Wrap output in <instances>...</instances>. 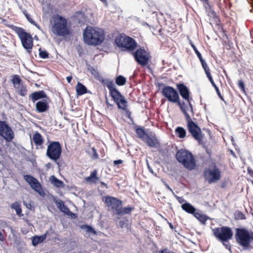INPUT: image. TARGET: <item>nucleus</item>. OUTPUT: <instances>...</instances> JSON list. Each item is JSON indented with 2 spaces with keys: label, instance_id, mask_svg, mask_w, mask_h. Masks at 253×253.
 Instances as JSON below:
<instances>
[{
  "label": "nucleus",
  "instance_id": "nucleus-49",
  "mask_svg": "<svg viewBox=\"0 0 253 253\" xmlns=\"http://www.w3.org/2000/svg\"><path fill=\"white\" fill-rule=\"evenodd\" d=\"M23 204L27 209L31 210L32 207V205L31 201L27 202V201H24Z\"/></svg>",
  "mask_w": 253,
  "mask_h": 253
},
{
  "label": "nucleus",
  "instance_id": "nucleus-23",
  "mask_svg": "<svg viewBox=\"0 0 253 253\" xmlns=\"http://www.w3.org/2000/svg\"><path fill=\"white\" fill-rule=\"evenodd\" d=\"M175 103H176L177 105L179 107L181 111L184 115L185 120L191 118L190 115L187 112L188 107L184 101L181 102L180 100H178V102H176Z\"/></svg>",
  "mask_w": 253,
  "mask_h": 253
},
{
  "label": "nucleus",
  "instance_id": "nucleus-43",
  "mask_svg": "<svg viewBox=\"0 0 253 253\" xmlns=\"http://www.w3.org/2000/svg\"><path fill=\"white\" fill-rule=\"evenodd\" d=\"M212 85L214 87V88L216 91V92L217 94L218 95V97L220 98V99L221 100H222L225 102V101L224 100L223 97L221 94L219 89L218 87L217 86V85L215 84H213V85Z\"/></svg>",
  "mask_w": 253,
  "mask_h": 253
},
{
  "label": "nucleus",
  "instance_id": "nucleus-61",
  "mask_svg": "<svg viewBox=\"0 0 253 253\" xmlns=\"http://www.w3.org/2000/svg\"><path fill=\"white\" fill-rule=\"evenodd\" d=\"M22 84H18V85H16V86H14L15 89H17V91L20 88V86Z\"/></svg>",
  "mask_w": 253,
  "mask_h": 253
},
{
  "label": "nucleus",
  "instance_id": "nucleus-14",
  "mask_svg": "<svg viewBox=\"0 0 253 253\" xmlns=\"http://www.w3.org/2000/svg\"><path fill=\"white\" fill-rule=\"evenodd\" d=\"M0 136L7 142H11L14 137V133L5 121H0Z\"/></svg>",
  "mask_w": 253,
  "mask_h": 253
},
{
  "label": "nucleus",
  "instance_id": "nucleus-41",
  "mask_svg": "<svg viewBox=\"0 0 253 253\" xmlns=\"http://www.w3.org/2000/svg\"><path fill=\"white\" fill-rule=\"evenodd\" d=\"M201 65L202 66L203 68L204 69V71H206L207 70H209V68L208 67V66L206 63V62L205 61V60L203 58V57L200 58L199 59Z\"/></svg>",
  "mask_w": 253,
  "mask_h": 253
},
{
  "label": "nucleus",
  "instance_id": "nucleus-51",
  "mask_svg": "<svg viewBox=\"0 0 253 253\" xmlns=\"http://www.w3.org/2000/svg\"><path fill=\"white\" fill-rule=\"evenodd\" d=\"M192 100V98H190L189 100H187L188 101V105H189V106L190 108V111L192 113H193V105L192 104H191V103L190 102V101Z\"/></svg>",
  "mask_w": 253,
  "mask_h": 253
},
{
  "label": "nucleus",
  "instance_id": "nucleus-31",
  "mask_svg": "<svg viewBox=\"0 0 253 253\" xmlns=\"http://www.w3.org/2000/svg\"><path fill=\"white\" fill-rule=\"evenodd\" d=\"M147 145L152 148L155 147L156 146L157 139L150 137L149 135L143 140Z\"/></svg>",
  "mask_w": 253,
  "mask_h": 253
},
{
  "label": "nucleus",
  "instance_id": "nucleus-39",
  "mask_svg": "<svg viewBox=\"0 0 253 253\" xmlns=\"http://www.w3.org/2000/svg\"><path fill=\"white\" fill-rule=\"evenodd\" d=\"M234 215L235 219L237 220H244L246 218L245 215L239 211H236Z\"/></svg>",
  "mask_w": 253,
  "mask_h": 253
},
{
  "label": "nucleus",
  "instance_id": "nucleus-32",
  "mask_svg": "<svg viewBox=\"0 0 253 253\" xmlns=\"http://www.w3.org/2000/svg\"><path fill=\"white\" fill-rule=\"evenodd\" d=\"M193 215L203 224H205L206 221L208 219L207 216L199 212H195Z\"/></svg>",
  "mask_w": 253,
  "mask_h": 253
},
{
  "label": "nucleus",
  "instance_id": "nucleus-5",
  "mask_svg": "<svg viewBox=\"0 0 253 253\" xmlns=\"http://www.w3.org/2000/svg\"><path fill=\"white\" fill-rule=\"evenodd\" d=\"M62 154V146L59 141H52L49 142L47 145L46 156L50 160L53 161L58 167L60 164L58 160Z\"/></svg>",
  "mask_w": 253,
  "mask_h": 253
},
{
  "label": "nucleus",
  "instance_id": "nucleus-7",
  "mask_svg": "<svg viewBox=\"0 0 253 253\" xmlns=\"http://www.w3.org/2000/svg\"><path fill=\"white\" fill-rule=\"evenodd\" d=\"M203 176L206 181L209 184H211L216 182L220 179L221 172L215 164H213L211 167L204 169Z\"/></svg>",
  "mask_w": 253,
  "mask_h": 253
},
{
  "label": "nucleus",
  "instance_id": "nucleus-15",
  "mask_svg": "<svg viewBox=\"0 0 253 253\" xmlns=\"http://www.w3.org/2000/svg\"><path fill=\"white\" fill-rule=\"evenodd\" d=\"M105 203L108 209L113 211L114 214L117 215L122 206V202L117 198L108 196L105 198Z\"/></svg>",
  "mask_w": 253,
  "mask_h": 253
},
{
  "label": "nucleus",
  "instance_id": "nucleus-26",
  "mask_svg": "<svg viewBox=\"0 0 253 253\" xmlns=\"http://www.w3.org/2000/svg\"><path fill=\"white\" fill-rule=\"evenodd\" d=\"M33 141L36 145L41 146L43 144V139L42 135L37 131L33 135Z\"/></svg>",
  "mask_w": 253,
  "mask_h": 253
},
{
  "label": "nucleus",
  "instance_id": "nucleus-2",
  "mask_svg": "<svg viewBox=\"0 0 253 253\" xmlns=\"http://www.w3.org/2000/svg\"><path fill=\"white\" fill-rule=\"evenodd\" d=\"M101 82L108 88L110 95L112 100L117 104L118 108L126 110V109L127 101L125 97L116 88L113 81L108 79H102Z\"/></svg>",
  "mask_w": 253,
  "mask_h": 253
},
{
  "label": "nucleus",
  "instance_id": "nucleus-1",
  "mask_svg": "<svg viewBox=\"0 0 253 253\" xmlns=\"http://www.w3.org/2000/svg\"><path fill=\"white\" fill-rule=\"evenodd\" d=\"M84 42L90 45L101 44L104 40L105 37L103 31L100 29L87 26L83 33Z\"/></svg>",
  "mask_w": 253,
  "mask_h": 253
},
{
  "label": "nucleus",
  "instance_id": "nucleus-20",
  "mask_svg": "<svg viewBox=\"0 0 253 253\" xmlns=\"http://www.w3.org/2000/svg\"><path fill=\"white\" fill-rule=\"evenodd\" d=\"M29 97L34 103L39 100L48 99L46 93L43 90L35 91L31 94Z\"/></svg>",
  "mask_w": 253,
  "mask_h": 253
},
{
  "label": "nucleus",
  "instance_id": "nucleus-52",
  "mask_svg": "<svg viewBox=\"0 0 253 253\" xmlns=\"http://www.w3.org/2000/svg\"><path fill=\"white\" fill-rule=\"evenodd\" d=\"M174 195L176 198V199H177V200L179 203L182 204V203L185 202V200L182 197H178L176 195H175V194Z\"/></svg>",
  "mask_w": 253,
  "mask_h": 253
},
{
  "label": "nucleus",
  "instance_id": "nucleus-54",
  "mask_svg": "<svg viewBox=\"0 0 253 253\" xmlns=\"http://www.w3.org/2000/svg\"><path fill=\"white\" fill-rule=\"evenodd\" d=\"M247 171H248V173L252 177H253V170L250 168H248L247 169Z\"/></svg>",
  "mask_w": 253,
  "mask_h": 253
},
{
  "label": "nucleus",
  "instance_id": "nucleus-36",
  "mask_svg": "<svg viewBox=\"0 0 253 253\" xmlns=\"http://www.w3.org/2000/svg\"><path fill=\"white\" fill-rule=\"evenodd\" d=\"M126 78L122 75L118 76L115 79L116 84L119 86H123L126 83Z\"/></svg>",
  "mask_w": 253,
  "mask_h": 253
},
{
  "label": "nucleus",
  "instance_id": "nucleus-12",
  "mask_svg": "<svg viewBox=\"0 0 253 253\" xmlns=\"http://www.w3.org/2000/svg\"><path fill=\"white\" fill-rule=\"evenodd\" d=\"M161 93L170 102L175 103L180 100L178 91L172 86L165 85L162 88Z\"/></svg>",
  "mask_w": 253,
  "mask_h": 253
},
{
  "label": "nucleus",
  "instance_id": "nucleus-30",
  "mask_svg": "<svg viewBox=\"0 0 253 253\" xmlns=\"http://www.w3.org/2000/svg\"><path fill=\"white\" fill-rule=\"evenodd\" d=\"M175 133L176 136L180 138H184L186 135L185 129L181 126H177L175 129Z\"/></svg>",
  "mask_w": 253,
  "mask_h": 253
},
{
  "label": "nucleus",
  "instance_id": "nucleus-3",
  "mask_svg": "<svg viewBox=\"0 0 253 253\" xmlns=\"http://www.w3.org/2000/svg\"><path fill=\"white\" fill-rule=\"evenodd\" d=\"M235 238L243 250H250L253 247V232L244 228H237Z\"/></svg>",
  "mask_w": 253,
  "mask_h": 253
},
{
  "label": "nucleus",
  "instance_id": "nucleus-19",
  "mask_svg": "<svg viewBox=\"0 0 253 253\" xmlns=\"http://www.w3.org/2000/svg\"><path fill=\"white\" fill-rule=\"evenodd\" d=\"M53 202L56 204L57 208L62 212L67 215H71L72 212L65 205L64 202L56 197H53Z\"/></svg>",
  "mask_w": 253,
  "mask_h": 253
},
{
  "label": "nucleus",
  "instance_id": "nucleus-56",
  "mask_svg": "<svg viewBox=\"0 0 253 253\" xmlns=\"http://www.w3.org/2000/svg\"><path fill=\"white\" fill-rule=\"evenodd\" d=\"M206 75H207V78L209 79V78H211V73H210V70H207V71H205Z\"/></svg>",
  "mask_w": 253,
  "mask_h": 253
},
{
  "label": "nucleus",
  "instance_id": "nucleus-42",
  "mask_svg": "<svg viewBox=\"0 0 253 253\" xmlns=\"http://www.w3.org/2000/svg\"><path fill=\"white\" fill-rule=\"evenodd\" d=\"M238 85L239 87L240 88L241 91L243 92H245V86L244 82L240 80L238 81Z\"/></svg>",
  "mask_w": 253,
  "mask_h": 253
},
{
  "label": "nucleus",
  "instance_id": "nucleus-59",
  "mask_svg": "<svg viewBox=\"0 0 253 253\" xmlns=\"http://www.w3.org/2000/svg\"><path fill=\"white\" fill-rule=\"evenodd\" d=\"M106 103L107 105L108 106H112L113 105L110 104L109 102L108 101V98L107 97H106Z\"/></svg>",
  "mask_w": 253,
  "mask_h": 253
},
{
  "label": "nucleus",
  "instance_id": "nucleus-28",
  "mask_svg": "<svg viewBox=\"0 0 253 253\" xmlns=\"http://www.w3.org/2000/svg\"><path fill=\"white\" fill-rule=\"evenodd\" d=\"M135 132L137 136L142 140H144L146 137L148 135L144 129L141 126H138L135 129Z\"/></svg>",
  "mask_w": 253,
  "mask_h": 253
},
{
  "label": "nucleus",
  "instance_id": "nucleus-34",
  "mask_svg": "<svg viewBox=\"0 0 253 253\" xmlns=\"http://www.w3.org/2000/svg\"><path fill=\"white\" fill-rule=\"evenodd\" d=\"M81 228L82 229H84L85 231L88 233L89 235H96V231L94 230V229L89 225L87 224H83L81 226Z\"/></svg>",
  "mask_w": 253,
  "mask_h": 253
},
{
  "label": "nucleus",
  "instance_id": "nucleus-53",
  "mask_svg": "<svg viewBox=\"0 0 253 253\" xmlns=\"http://www.w3.org/2000/svg\"><path fill=\"white\" fill-rule=\"evenodd\" d=\"M123 161L122 160H115L113 162V164H114V166H116V165H118L119 164H121L123 163Z\"/></svg>",
  "mask_w": 253,
  "mask_h": 253
},
{
  "label": "nucleus",
  "instance_id": "nucleus-46",
  "mask_svg": "<svg viewBox=\"0 0 253 253\" xmlns=\"http://www.w3.org/2000/svg\"><path fill=\"white\" fill-rule=\"evenodd\" d=\"M162 182L164 184V185L166 187V188L171 192L173 195H174V193L172 191V189L169 186V185L167 184V183L165 181L164 179H161Z\"/></svg>",
  "mask_w": 253,
  "mask_h": 253
},
{
  "label": "nucleus",
  "instance_id": "nucleus-29",
  "mask_svg": "<svg viewBox=\"0 0 253 253\" xmlns=\"http://www.w3.org/2000/svg\"><path fill=\"white\" fill-rule=\"evenodd\" d=\"M10 208L15 211L17 215L19 217L23 216V214L22 213V209L20 207V205L18 202H15L12 203Z\"/></svg>",
  "mask_w": 253,
  "mask_h": 253
},
{
  "label": "nucleus",
  "instance_id": "nucleus-62",
  "mask_svg": "<svg viewBox=\"0 0 253 253\" xmlns=\"http://www.w3.org/2000/svg\"><path fill=\"white\" fill-rule=\"evenodd\" d=\"M160 253H170V251L168 252L166 249L163 250L161 251Z\"/></svg>",
  "mask_w": 253,
  "mask_h": 253
},
{
  "label": "nucleus",
  "instance_id": "nucleus-24",
  "mask_svg": "<svg viewBox=\"0 0 253 253\" xmlns=\"http://www.w3.org/2000/svg\"><path fill=\"white\" fill-rule=\"evenodd\" d=\"M126 37L125 35H120L118 36L115 40V42L117 45V47L121 49L123 48L124 43L125 42Z\"/></svg>",
  "mask_w": 253,
  "mask_h": 253
},
{
  "label": "nucleus",
  "instance_id": "nucleus-63",
  "mask_svg": "<svg viewBox=\"0 0 253 253\" xmlns=\"http://www.w3.org/2000/svg\"><path fill=\"white\" fill-rule=\"evenodd\" d=\"M100 184H101L102 186H103L105 187L106 188H107V185L105 182L101 181Z\"/></svg>",
  "mask_w": 253,
  "mask_h": 253
},
{
  "label": "nucleus",
  "instance_id": "nucleus-57",
  "mask_svg": "<svg viewBox=\"0 0 253 253\" xmlns=\"http://www.w3.org/2000/svg\"><path fill=\"white\" fill-rule=\"evenodd\" d=\"M51 167L52 164L50 163H48L45 165V168H46L47 169H49L50 168H51Z\"/></svg>",
  "mask_w": 253,
  "mask_h": 253
},
{
  "label": "nucleus",
  "instance_id": "nucleus-60",
  "mask_svg": "<svg viewBox=\"0 0 253 253\" xmlns=\"http://www.w3.org/2000/svg\"><path fill=\"white\" fill-rule=\"evenodd\" d=\"M208 79L209 80L210 82H211V83L212 85H213V84H215L212 77H211V78H209Z\"/></svg>",
  "mask_w": 253,
  "mask_h": 253
},
{
  "label": "nucleus",
  "instance_id": "nucleus-47",
  "mask_svg": "<svg viewBox=\"0 0 253 253\" xmlns=\"http://www.w3.org/2000/svg\"><path fill=\"white\" fill-rule=\"evenodd\" d=\"M25 15L27 18V19L28 20V21L32 24H35V22L31 18V16L30 15L26 13H25Z\"/></svg>",
  "mask_w": 253,
  "mask_h": 253
},
{
  "label": "nucleus",
  "instance_id": "nucleus-21",
  "mask_svg": "<svg viewBox=\"0 0 253 253\" xmlns=\"http://www.w3.org/2000/svg\"><path fill=\"white\" fill-rule=\"evenodd\" d=\"M48 232L46 231L44 234L42 235H35L32 238V244L36 247L38 244L42 243L46 239Z\"/></svg>",
  "mask_w": 253,
  "mask_h": 253
},
{
  "label": "nucleus",
  "instance_id": "nucleus-18",
  "mask_svg": "<svg viewBox=\"0 0 253 253\" xmlns=\"http://www.w3.org/2000/svg\"><path fill=\"white\" fill-rule=\"evenodd\" d=\"M35 107L36 111L39 113L46 112L49 108L47 99L38 101L35 104Z\"/></svg>",
  "mask_w": 253,
  "mask_h": 253
},
{
  "label": "nucleus",
  "instance_id": "nucleus-48",
  "mask_svg": "<svg viewBox=\"0 0 253 253\" xmlns=\"http://www.w3.org/2000/svg\"><path fill=\"white\" fill-rule=\"evenodd\" d=\"M125 111H126L125 116L128 118L131 122H133V119L131 117V112L129 110H127V109Z\"/></svg>",
  "mask_w": 253,
  "mask_h": 253
},
{
  "label": "nucleus",
  "instance_id": "nucleus-10",
  "mask_svg": "<svg viewBox=\"0 0 253 253\" xmlns=\"http://www.w3.org/2000/svg\"><path fill=\"white\" fill-rule=\"evenodd\" d=\"M132 55L135 61L142 67L146 66L151 58L150 53L142 48L137 49L132 53Z\"/></svg>",
  "mask_w": 253,
  "mask_h": 253
},
{
  "label": "nucleus",
  "instance_id": "nucleus-22",
  "mask_svg": "<svg viewBox=\"0 0 253 253\" xmlns=\"http://www.w3.org/2000/svg\"><path fill=\"white\" fill-rule=\"evenodd\" d=\"M182 209L187 213L194 214L196 212V208L191 204L185 202L181 205Z\"/></svg>",
  "mask_w": 253,
  "mask_h": 253
},
{
  "label": "nucleus",
  "instance_id": "nucleus-55",
  "mask_svg": "<svg viewBox=\"0 0 253 253\" xmlns=\"http://www.w3.org/2000/svg\"><path fill=\"white\" fill-rule=\"evenodd\" d=\"M92 150H93V157L95 158V159H97L98 158V154L96 152V150L94 148H92Z\"/></svg>",
  "mask_w": 253,
  "mask_h": 253
},
{
  "label": "nucleus",
  "instance_id": "nucleus-38",
  "mask_svg": "<svg viewBox=\"0 0 253 253\" xmlns=\"http://www.w3.org/2000/svg\"><path fill=\"white\" fill-rule=\"evenodd\" d=\"M27 92V86L26 85L22 84L20 88L17 90V92L22 96H25Z\"/></svg>",
  "mask_w": 253,
  "mask_h": 253
},
{
  "label": "nucleus",
  "instance_id": "nucleus-45",
  "mask_svg": "<svg viewBox=\"0 0 253 253\" xmlns=\"http://www.w3.org/2000/svg\"><path fill=\"white\" fill-rule=\"evenodd\" d=\"M191 45L192 47L193 48V50H194L196 54L197 55V57L199 59L202 57V54L201 53L198 51L197 48H196V46L193 43H191Z\"/></svg>",
  "mask_w": 253,
  "mask_h": 253
},
{
  "label": "nucleus",
  "instance_id": "nucleus-33",
  "mask_svg": "<svg viewBox=\"0 0 253 253\" xmlns=\"http://www.w3.org/2000/svg\"><path fill=\"white\" fill-rule=\"evenodd\" d=\"M97 170L94 169L92 172H91L90 175L85 178V180L87 182H95L98 180V177L97 176Z\"/></svg>",
  "mask_w": 253,
  "mask_h": 253
},
{
  "label": "nucleus",
  "instance_id": "nucleus-58",
  "mask_svg": "<svg viewBox=\"0 0 253 253\" xmlns=\"http://www.w3.org/2000/svg\"><path fill=\"white\" fill-rule=\"evenodd\" d=\"M66 80H67V81L68 82V83L70 84L72 80V77L71 76H68L66 78Z\"/></svg>",
  "mask_w": 253,
  "mask_h": 253
},
{
  "label": "nucleus",
  "instance_id": "nucleus-35",
  "mask_svg": "<svg viewBox=\"0 0 253 253\" xmlns=\"http://www.w3.org/2000/svg\"><path fill=\"white\" fill-rule=\"evenodd\" d=\"M133 210V208L130 206H128L127 207H125L122 208V206L120 208L119 212H118L117 215H123L129 213L131 211Z\"/></svg>",
  "mask_w": 253,
  "mask_h": 253
},
{
  "label": "nucleus",
  "instance_id": "nucleus-27",
  "mask_svg": "<svg viewBox=\"0 0 253 253\" xmlns=\"http://www.w3.org/2000/svg\"><path fill=\"white\" fill-rule=\"evenodd\" d=\"M49 180L51 183L55 187L57 188L62 187L64 186L63 182L58 179L54 175H52L50 177Z\"/></svg>",
  "mask_w": 253,
  "mask_h": 253
},
{
  "label": "nucleus",
  "instance_id": "nucleus-17",
  "mask_svg": "<svg viewBox=\"0 0 253 253\" xmlns=\"http://www.w3.org/2000/svg\"><path fill=\"white\" fill-rule=\"evenodd\" d=\"M137 46V44L136 41L133 38L127 36L122 50L132 51L136 48Z\"/></svg>",
  "mask_w": 253,
  "mask_h": 253
},
{
  "label": "nucleus",
  "instance_id": "nucleus-4",
  "mask_svg": "<svg viewBox=\"0 0 253 253\" xmlns=\"http://www.w3.org/2000/svg\"><path fill=\"white\" fill-rule=\"evenodd\" d=\"M175 157L177 161L185 169L192 170L196 168V160L190 151L182 149L179 150L176 153Z\"/></svg>",
  "mask_w": 253,
  "mask_h": 253
},
{
  "label": "nucleus",
  "instance_id": "nucleus-8",
  "mask_svg": "<svg viewBox=\"0 0 253 253\" xmlns=\"http://www.w3.org/2000/svg\"><path fill=\"white\" fill-rule=\"evenodd\" d=\"M58 20L55 21L52 27V32L59 36H65L69 35L66 20L61 16L58 15Z\"/></svg>",
  "mask_w": 253,
  "mask_h": 253
},
{
  "label": "nucleus",
  "instance_id": "nucleus-16",
  "mask_svg": "<svg viewBox=\"0 0 253 253\" xmlns=\"http://www.w3.org/2000/svg\"><path fill=\"white\" fill-rule=\"evenodd\" d=\"M178 92L183 99L188 100L190 99V91L188 87L183 83H179L176 84Z\"/></svg>",
  "mask_w": 253,
  "mask_h": 253
},
{
  "label": "nucleus",
  "instance_id": "nucleus-11",
  "mask_svg": "<svg viewBox=\"0 0 253 253\" xmlns=\"http://www.w3.org/2000/svg\"><path fill=\"white\" fill-rule=\"evenodd\" d=\"M213 231L215 237L223 243L228 242L233 236L231 229L227 226H222L220 228H215Z\"/></svg>",
  "mask_w": 253,
  "mask_h": 253
},
{
  "label": "nucleus",
  "instance_id": "nucleus-25",
  "mask_svg": "<svg viewBox=\"0 0 253 253\" xmlns=\"http://www.w3.org/2000/svg\"><path fill=\"white\" fill-rule=\"evenodd\" d=\"M76 89L78 95H82L87 92V89L85 86L79 82L76 85Z\"/></svg>",
  "mask_w": 253,
  "mask_h": 253
},
{
  "label": "nucleus",
  "instance_id": "nucleus-50",
  "mask_svg": "<svg viewBox=\"0 0 253 253\" xmlns=\"http://www.w3.org/2000/svg\"><path fill=\"white\" fill-rule=\"evenodd\" d=\"M147 168H148V170L152 174H154L155 175H156V173H155L153 169H152V168L150 166L149 163L147 162Z\"/></svg>",
  "mask_w": 253,
  "mask_h": 253
},
{
  "label": "nucleus",
  "instance_id": "nucleus-6",
  "mask_svg": "<svg viewBox=\"0 0 253 253\" xmlns=\"http://www.w3.org/2000/svg\"><path fill=\"white\" fill-rule=\"evenodd\" d=\"M14 31L20 39L24 49L30 54L33 46V38L28 33L20 27H15Z\"/></svg>",
  "mask_w": 253,
  "mask_h": 253
},
{
  "label": "nucleus",
  "instance_id": "nucleus-9",
  "mask_svg": "<svg viewBox=\"0 0 253 253\" xmlns=\"http://www.w3.org/2000/svg\"><path fill=\"white\" fill-rule=\"evenodd\" d=\"M185 120L187 122L188 132L195 140H197L199 143H201L203 138L201 128L197 123L192 121L191 118Z\"/></svg>",
  "mask_w": 253,
  "mask_h": 253
},
{
  "label": "nucleus",
  "instance_id": "nucleus-13",
  "mask_svg": "<svg viewBox=\"0 0 253 253\" xmlns=\"http://www.w3.org/2000/svg\"><path fill=\"white\" fill-rule=\"evenodd\" d=\"M24 179L29 184L32 189L37 192L41 196L44 197L45 193L43 187L39 180L33 176L26 174L23 176Z\"/></svg>",
  "mask_w": 253,
  "mask_h": 253
},
{
  "label": "nucleus",
  "instance_id": "nucleus-44",
  "mask_svg": "<svg viewBox=\"0 0 253 253\" xmlns=\"http://www.w3.org/2000/svg\"><path fill=\"white\" fill-rule=\"evenodd\" d=\"M118 226H120L121 228H128V225L127 223H126V221L124 220H120L118 222Z\"/></svg>",
  "mask_w": 253,
  "mask_h": 253
},
{
  "label": "nucleus",
  "instance_id": "nucleus-64",
  "mask_svg": "<svg viewBox=\"0 0 253 253\" xmlns=\"http://www.w3.org/2000/svg\"><path fill=\"white\" fill-rule=\"evenodd\" d=\"M94 72H96V70L94 68H93V67H91V73L92 74H94Z\"/></svg>",
  "mask_w": 253,
  "mask_h": 253
},
{
  "label": "nucleus",
  "instance_id": "nucleus-37",
  "mask_svg": "<svg viewBox=\"0 0 253 253\" xmlns=\"http://www.w3.org/2000/svg\"><path fill=\"white\" fill-rule=\"evenodd\" d=\"M11 82L13 84L14 86H16V85L22 83V80L18 75H15L12 76Z\"/></svg>",
  "mask_w": 253,
  "mask_h": 253
},
{
  "label": "nucleus",
  "instance_id": "nucleus-40",
  "mask_svg": "<svg viewBox=\"0 0 253 253\" xmlns=\"http://www.w3.org/2000/svg\"><path fill=\"white\" fill-rule=\"evenodd\" d=\"M39 56L42 59H46L49 57V53L45 50H42L41 48H39Z\"/></svg>",
  "mask_w": 253,
  "mask_h": 253
}]
</instances>
